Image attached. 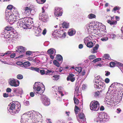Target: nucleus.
Instances as JSON below:
<instances>
[{"label":"nucleus","mask_w":123,"mask_h":123,"mask_svg":"<svg viewBox=\"0 0 123 123\" xmlns=\"http://www.w3.org/2000/svg\"><path fill=\"white\" fill-rule=\"evenodd\" d=\"M62 8L58 7H55V15L57 17L61 16L62 13Z\"/></svg>","instance_id":"12"},{"label":"nucleus","mask_w":123,"mask_h":123,"mask_svg":"<svg viewBox=\"0 0 123 123\" xmlns=\"http://www.w3.org/2000/svg\"><path fill=\"white\" fill-rule=\"evenodd\" d=\"M12 29V28L10 27V26H7L5 28V31H10Z\"/></svg>","instance_id":"54"},{"label":"nucleus","mask_w":123,"mask_h":123,"mask_svg":"<svg viewBox=\"0 0 123 123\" xmlns=\"http://www.w3.org/2000/svg\"><path fill=\"white\" fill-rule=\"evenodd\" d=\"M12 33V32L11 31L5 33L4 35V37L9 40L11 39L13 37V35L11 34Z\"/></svg>","instance_id":"17"},{"label":"nucleus","mask_w":123,"mask_h":123,"mask_svg":"<svg viewBox=\"0 0 123 123\" xmlns=\"http://www.w3.org/2000/svg\"><path fill=\"white\" fill-rule=\"evenodd\" d=\"M53 63L55 65L58 67L60 66V63L56 60H55L53 61Z\"/></svg>","instance_id":"46"},{"label":"nucleus","mask_w":123,"mask_h":123,"mask_svg":"<svg viewBox=\"0 0 123 123\" xmlns=\"http://www.w3.org/2000/svg\"><path fill=\"white\" fill-rule=\"evenodd\" d=\"M6 19L7 17L8 18L10 15H12L11 12V10L8 9H6L5 12Z\"/></svg>","instance_id":"30"},{"label":"nucleus","mask_w":123,"mask_h":123,"mask_svg":"<svg viewBox=\"0 0 123 123\" xmlns=\"http://www.w3.org/2000/svg\"><path fill=\"white\" fill-rule=\"evenodd\" d=\"M107 22L111 25H115L117 24V22L116 21H111L108 20H107Z\"/></svg>","instance_id":"37"},{"label":"nucleus","mask_w":123,"mask_h":123,"mask_svg":"<svg viewBox=\"0 0 123 123\" xmlns=\"http://www.w3.org/2000/svg\"><path fill=\"white\" fill-rule=\"evenodd\" d=\"M94 86L95 88L97 89H101L102 90H104L105 87V85L102 82L98 84L97 83L95 84Z\"/></svg>","instance_id":"16"},{"label":"nucleus","mask_w":123,"mask_h":123,"mask_svg":"<svg viewBox=\"0 0 123 123\" xmlns=\"http://www.w3.org/2000/svg\"><path fill=\"white\" fill-rule=\"evenodd\" d=\"M27 20L28 21L27 24H28V26L33 24V22L32 18H28V19H27Z\"/></svg>","instance_id":"31"},{"label":"nucleus","mask_w":123,"mask_h":123,"mask_svg":"<svg viewBox=\"0 0 123 123\" xmlns=\"http://www.w3.org/2000/svg\"><path fill=\"white\" fill-rule=\"evenodd\" d=\"M62 27L63 28H68L69 27V23L65 22H64L62 24Z\"/></svg>","instance_id":"32"},{"label":"nucleus","mask_w":123,"mask_h":123,"mask_svg":"<svg viewBox=\"0 0 123 123\" xmlns=\"http://www.w3.org/2000/svg\"><path fill=\"white\" fill-rule=\"evenodd\" d=\"M6 92H7L9 93L11 92L12 91V89L10 88H8L6 90Z\"/></svg>","instance_id":"60"},{"label":"nucleus","mask_w":123,"mask_h":123,"mask_svg":"<svg viewBox=\"0 0 123 123\" xmlns=\"http://www.w3.org/2000/svg\"><path fill=\"white\" fill-rule=\"evenodd\" d=\"M115 84H112L111 85L110 87L109 88L108 91V92L109 93L111 92V91H112L113 89V88H112L111 89V88L112 87H115Z\"/></svg>","instance_id":"43"},{"label":"nucleus","mask_w":123,"mask_h":123,"mask_svg":"<svg viewBox=\"0 0 123 123\" xmlns=\"http://www.w3.org/2000/svg\"><path fill=\"white\" fill-rule=\"evenodd\" d=\"M99 93L98 91L95 92L94 94V96L96 97L98 96L99 95Z\"/></svg>","instance_id":"61"},{"label":"nucleus","mask_w":123,"mask_h":123,"mask_svg":"<svg viewBox=\"0 0 123 123\" xmlns=\"http://www.w3.org/2000/svg\"><path fill=\"white\" fill-rule=\"evenodd\" d=\"M48 53L50 55L55 54L56 53V51L55 49L53 48H51L49 49L47 51Z\"/></svg>","instance_id":"29"},{"label":"nucleus","mask_w":123,"mask_h":123,"mask_svg":"<svg viewBox=\"0 0 123 123\" xmlns=\"http://www.w3.org/2000/svg\"><path fill=\"white\" fill-rule=\"evenodd\" d=\"M57 32L58 35L57 36L59 37L64 38L66 36L65 33L62 30H59Z\"/></svg>","instance_id":"15"},{"label":"nucleus","mask_w":123,"mask_h":123,"mask_svg":"<svg viewBox=\"0 0 123 123\" xmlns=\"http://www.w3.org/2000/svg\"><path fill=\"white\" fill-rule=\"evenodd\" d=\"M56 72L52 70H47L46 71L47 74H49V75H52L55 74V73Z\"/></svg>","instance_id":"40"},{"label":"nucleus","mask_w":123,"mask_h":123,"mask_svg":"<svg viewBox=\"0 0 123 123\" xmlns=\"http://www.w3.org/2000/svg\"><path fill=\"white\" fill-rule=\"evenodd\" d=\"M75 30L73 29H70L68 31V34L70 36H73L75 34Z\"/></svg>","instance_id":"28"},{"label":"nucleus","mask_w":123,"mask_h":123,"mask_svg":"<svg viewBox=\"0 0 123 123\" xmlns=\"http://www.w3.org/2000/svg\"><path fill=\"white\" fill-rule=\"evenodd\" d=\"M46 1V0H40V1H38L39 3L40 4H43Z\"/></svg>","instance_id":"62"},{"label":"nucleus","mask_w":123,"mask_h":123,"mask_svg":"<svg viewBox=\"0 0 123 123\" xmlns=\"http://www.w3.org/2000/svg\"><path fill=\"white\" fill-rule=\"evenodd\" d=\"M79 95L78 93V91L75 90L74 92V104L77 105L79 103V100L76 97L77 96Z\"/></svg>","instance_id":"22"},{"label":"nucleus","mask_w":123,"mask_h":123,"mask_svg":"<svg viewBox=\"0 0 123 123\" xmlns=\"http://www.w3.org/2000/svg\"><path fill=\"white\" fill-rule=\"evenodd\" d=\"M17 78L19 79H21L23 78V75L21 74H18L17 75Z\"/></svg>","instance_id":"55"},{"label":"nucleus","mask_w":123,"mask_h":123,"mask_svg":"<svg viewBox=\"0 0 123 123\" xmlns=\"http://www.w3.org/2000/svg\"><path fill=\"white\" fill-rule=\"evenodd\" d=\"M39 115L40 117H42V116L38 112L36 113L35 111H28L24 113L21 116V123H31L33 121V119L37 117V114Z\"/></svg>","instance_id":"1"},{"label":"nucleus","mask_w":123,"mask_h":123,"mask_svg":"<svg viewBox=\"0 0 123 123\" xmlns=\"http://www.w3.org/2000/svg\"><path fill=\"white\" fill-rule=\"evenodd\" d=\"M24 104L26 106H28L29 105V102L28 101H26L24 103Z\"/></svg>","instance_id":"64"},{"label":"nucleus","mask_w":123,"mask_h":123,"mask_svg":"<svg viewBox=\"0 0 123 123\" xmlns=\"http://www.w3.org/2000/svg\"><path fill=\"white\" fill-rule=\"evenodd\" d=\"M40 73L42 75L45 74V71L43 70H40Z\"/></svg>","instance_id":"59"},{"label":"nucleus","mask_w":123,"mask_h":123,"mask_svg":"<svg viewBox=\"0 0 123 123\" xmlns=\"http://www.w3.org/2000/svg\"><path fill=\"white\" fill-rule=\"evenodd\" d=\"M108 39V38L107 36L103 37L101 39V40L103 41H106Z\"/></svg>","instance_id":"49"},{"label":"nucleus","mask_w":123,"mask_h":123,"mask_svg":"<svg viewBox=\"0 0 123 123\" xmlns=\"http://www.w3.org/2000/svg\"><path fill=\"white\" fill-rule=\"evenodd\" d=\"M15 16L12 15H10L9 17H7L6 19V21L8 22L10 24H12L15 22L19 19V16H18V15Z\"/></svg>","instance_id":"7"},{"label":"nucleus","mask_w":123,"mask_h":123,"mask_svg":"<svg viewBox=\"0 0 123 123\" xmlns=\"http://www.w3.org/2000/svg\"><path fill=\"white\" fill-rule=\"evenodd\" d=\"M93 24V27L94 28H98V22H94V23Z\"/></svg>","instance_id":"52"},{"label":"nucleus","mask_w":123,"mask_h":123,"mask_svg":"<svg viewBox=\"0 0 123 123\" xmlns=\"http://www.w3.org/2000/svg\"><path fill=\"white\" fill-rule=\"evenodd\" d=\"M108 115L104 112L99 113L98 115L95 119V121L99 123H104L109 118Z\"/></svg>","instance_id":"4"},{"label":"nucleus","mask_w":123,"mask_h":123,"mask_svg":"<svg viewBox=\"0 0 123 123\" xmlns=\"http://www.w3.org/2000/svg\"><path fill=\"white\" fill-rule=\"evenodd\" d=\"M82 68L80 67H77L75 68V70L76 71L79 73L81 72L82 71Z\"/></svg>","instance_id":"48"},{"label":"nucleus","mask_w":123,"mask_h":123,"mask_svg":"<svg viewBox=\"0 0 123 123\" xmlns=\"http://www.w3.org/2000/svg\"><path fill=\"white\" fill-rule=\"evenodd\" d=\"M12 15H17L18 16H19V14L16 8L14 7L11 10Z\"/></svg>","instance_id":"27"},{"label":"nucleus","mask_w":123,"mask_h":123,"mask_svg":"<svg viewBox=\"0 0 123 123\" xmlns=\"http://www.w3.org/2000/svg\"><path fill=\"white\" fill-rule=\"evenodd\" d=\"M94 22H92L91 23H88L86 26V30L89 33H91V32L94 29L93 24Z\"/></svg>","instance_id":"11"},{"label":"nucleus","mask_w":123,"mask_h":123,"mask_svg":"<svg viewBox=\"0 0 123 123\" xmlns=\"http://www.w3.org/2000/svg\"><path fill=\"white\" fill-rule=\"evenodd\" d=\"M27 19H28V18H25L22 19L23 22L25 25V27H26V28H27V27H28V24H27L28 21L27 20Z\"/></svg>","instance_id":"38"},{"label":"nucleus","mask_w":123,"mask_h":123,"mask_svg":"<svg viewBox=\"0 0 123 123\" xmlns=\"http://www.w3.org/2000/svg\"><path fill=\"white\" fill-rule=\"evenodd\" d=\"M110 65L111 67H113L116 66H118L120 67H123V64L117 62H110Z\"/></svg>","instance_id":"21"},{"label":"nucleus","mask_w":123,"mask_h":123,"mask_svg":"<svg viewBox=\"0 0 123 123\" xmlns=\"http://www.w3.org/2000/svg\"><path fill=\"white\" fill-rule=\"evenodd\" d=\"M21 105L17 101H13L8 105L7 109L9 113L12 115L18 113L20 110Z\"/></svg>","instance_id":"2"},{"label":"nucleus","mask_w":123,"mask_h":123,"mask_svg":"<svg viewBox=\"0 0 123 123\" xmlns=\"http://www.w3.org/2000/svg\"><path fill=\"white\" fill-rule=\"evenodd\" d=\"M91 37L90 36L87 37L84 39V43L85 44L91 41Z\"/></svg>","instance_id":"33"},{"label":"nucleus","mask_w":123,"mask_h":123,"mask_svg":"<svg viewBox=\"0 0 123 123\" xmlns=\"http://www.w3.org/2000/svg\"><path fill=\"white\" fill-rule=\"evenodd\" d=\"M67 79L68 81L70 80L71 82H73L75 79V75L72 74H69L68 76Z\"/></svg>","instance_id":"18"},{"label":"nucleus","mask_w":123,"mask_h":123,"mask_svg":"<svg viewBox=\"0 0 123 123\" xmlns=\"http://www.w3.org/2000/svg\"><path fill=\"white\" fill-rule=\"evenodd\" d=\"M120 9V8L119 7L116 6L114 7L113 10L114 11H117Z\"/></svg>","instance_id":"63"},{"label":"nucleus","mask_w":123,"mask_h":123,"mask_svg":"<svg viewBox=\"0 0 123 123\" xmlns=\"http://www.w3.org/2000/svg\"><path fill=\"white\" fill-rule=\"evenodd\" d=\"M35 35L37 36H38L40 35V33L42 29L41 28H35Z\"/></svg>","instance_id":"26"},{"label":"nucleus","mask_w":123,"mask_h":123,"mask_svg":"<svg viewBox=\"0 0 123 123\" xmlns=\"http://www.w3.org/2000/svg\"><path fill=\"white\" fill-rule=\"evenodd\" d=\"M95 80L94 81H95V84L97 83L98 84L100 83L101 82L102 83L103 81L99 76H98L95 78Z\"/></svg>","instance_id":"24"},{"label":"nucleus","mask_w":123,"mask_h":123,"mask_svg":"<svg viewBox=\"0 0 123 123\" xmlns=\"http://www.w3.org/2000/svg\"><path fill=\"white\" fill-rule=\"evenodd\" d=\"M98 28L100 29H101V28H105V26L103 24L101 23L98 22Z\"/></svg>","instance_id":"45"},{"label":"nucleus","mask_w":123,"mask_h":123,"mask_svg":"<svg viewBox=\"0 0 123 123\" xmlns=\"http://www.w3.org/2000/svg\"><path fill=\"white\" fill-rule=\"evenodd\" d=\"M103 60L107 59L108 60H110L111 58L110 56L108 54H105L103 57Z\"/></svg>","instance_id":"36"},{"label":"nucleus","mask_w":123,"mask_h":123,"mask_svg":"<svg viewBox=\"0 0 123 123\" xmlns=\"http://www.w3.org/2000/svg\"><path fill=\"white\" fill-rule=\"evenodd\" d=\"M59 76L57 75H55L53 76V79L55 80H57L59 79Z\"/></svg>","instance_id":"51"},{"label":"nucleus","mask_w":123,"mask_h":123,"mask_svg":"<svg viewBox=\"0 0 123 123\" xmlns=\"http://www.w3.org/2000/svg\"><path fill=\"white\" fill-rule=\"evenodd\" d=\"M8 83L11 86L15 87L18 86L19 84V81L14 78L10 79L9 80Z\"/></svg>","instance_id":"9"},{"label":"nucleus","mask_w":123,"mask_h":123,"mask_svg":"<svg viewBox=\"0 0 123 123\" xmlns=\"http://www.w3.org/2000/svg\"><path fill=\"white\" fill-rule=\"evenodd\" d=\"M96 58V56L94 55H92L89 56V59L90 60H93Z\"/></svg>","instance_id":"50"},{"label":"nucleus","mask_w":123,"mask_h":123,"mask_svg":"<svg viewBox=\"0 0 123 123\" xmlns=\"http://www.w3.org/2000/svg\"><path fill=\"white\" fill-rule=\"evenodd\" d=\"M32 54V52L30 51H27L26 53V54L27 56H30Z\"/></svg>","instance_id":"58"},{"label":"nucleus","mask_w":123,"mask_h":123,"mask_svg":"<svg viewBox=\"0 0 123 123\" xmlns=\"http://www.w3.org/2000/svg\"><path fill=\"white\" fill-rule=\"evenodd\" d=\"M99 47V45L96 44L95 46L93 48L91 49V52L92 54H94L95 53H97L98 52V49Z\"/></svg>","instance_id":"25"},{"label":"nucleus","mask_w":123,"mask_h":123,"mask_svg":"<svg viewBox=\"0 0 123 123\" xmlns=\"http://www.w3.org/2000/svg\"><path fill=\"white\" fill-rule=\"evenodd\" d=\"M113 84H115V87H121L122 88H123V85L122 84L119 83H114Z\"/></svg>","instance_id":"47"},{"label":"nucleus","mask_w":123,"mask_h":123,"mask_svg":"<svg viewBox=\"0 0 123 123\" xmlns=\"http://www.w3.org/2000/svg\"><path fill=\"white\" fill-rule=\"evenodd\" d=\"M79 109V108L76 105H75V107L74 111L76 114L78 113V111Z\"/></svg>","instance_id":"53"},{"label":"nucleus","mask_w":123,"mask_h":123,"mask_svg":"<svg viewBox=\"0 0 123 123\" xmlns=\"http://www.w3.org/2000/svg\"><path fill=\"white\" fill-rule=\"evenodd\" d=\"M32 5L30 6L26 7H24L25 12L24 13L26 14V16H28L30 15L31 11L32 10Z\"/></svg>","instance_id":"14"},{"label":"nucleus","mask_w":123,"mask_h":123,"mask_svg":"<svg viewBox=\"0 0 123 123\" xmlns=\"http://www.w3.org/2000/svg\"><path fill=\"white\" fill-rule=\"evenodd\" d=\"M100 29L99 28H94L91 32L94 33L95 34L94 35V36H96V37H101L103 36H104L102 33L103 31L102 30L100 31Z\"/></svg>","instance_id":"10"},{"label":"nucleus","mask_w":123,"mask_h":123,"mask_svg":"<svg viewBox=\"0 0 123 123\" xmlns=\"http://www.w3.org/2000/svg\"><path fill=\"white\" fill-rule=\"evenodd\" d=\"M42 101L43 104L45 106H48L50 104V99L45 96H43Z\"/></svg>","instance_id":"13"},{"label":"nucleus","mask_w":123,"mask_h":123,"mask_svg":"<svg viewBox=\"0 0 123 123\" xmlns=\"http://www.w3.org/2000/svg\"><path fill=\"white\" fill-rule=\"evenodd\" d=\"M17 49L16 50V51L19 53H22L23 52H24L25 50H26V49L22 46H19L17 47Z\"/></svg>","instance_id":"23"},{"label":"nucleus","mask_w":123,"mask_h":123,"mask_svg":"<svg viewBox=\"0 0 123 123\" xmlns=\"http://www.w3.org/2000/svg\"><path fill=\"white\" fill-rule=\"evenodd\" d=\"M45 8L44 6L42 8V13L39 14V18L40 20H41L43 21L46 22L48 20L49 18L47 15L45 13L44 9Z\"/></svg>","instance_id":"6"},{"label":"nucleus","mask_w":123,"mask_h":123,"mask_svg":"<svg viewBox=\"0 0 123 123\" xmlns=\"http://www.w3.org/2000/svg\"><path fill=\"white\" fill-rule=\"evenodd\" d=\"M96 17V15L92 13H90L88 16V18L90 19L95 18Z\"/></svg>","instance_id":"39"},{"label":"nucleus","mask_w":123,"mask_h":123,"mask_svg":"<svg viewBox=\"0 0 123 123\" xmlns=\"http://www.w3.org/2000/svg\"><path fill=\"white\" fill-rule=\"evenodd\" d=\"M31 64L30 63L28 62H24L23 65L24 67L26 68V67H27L30 66Z\"/></svg>","instance_id":"44"},{"label":"nucleus","mask_w":123,"mask_h":123,"mask_svg":"<svg viewBox=\"0 0 123 123\" xmlns=\"http://www.w3.org/2000/svg\"><path fill=\"white\" fill-rule=\"evenodd\" d=\"M90 109L94 111H98L99 108V102L96 101H92L90 105Z\"/></svg>","instance_id":"8"},{"label":"nucleus","mask_w":123,"mask_h":123,"mask_svg":"<svg viewBox=\"0 0 123 123\" xmlns=\"http://www.w3.org/2000/svg\"><path fill=\"white\" fill-rule=\"evenodd\" d=\"M56 59L59 61H61V63L62 62V57L61 55H57Z\"/></svg>","instance_id":"42"},{"label":"nucleus","mask_w":123,"mask_h":123,"mask_svg":"<svg viewBox=\"0 0 123 123\" xmlns=\"http://www.w3.org/2000/svg\"><path fill=\"white\" fill-rule=\"evenodd\" d=\"M87 47L89 48H92L93 45V43L91 41H90L86 44Z\"/></svg>","instance_id":"41"},{"label":"nucleus","mask_w":123,"mask_h":123,"mask_svg":"<svg viewBox=\"0 0 123 123\" xmlns=\"http://www.w3.org/2000/svg\"><path fill=\"white\" fill-rule=\"evenodd\" d=\"M79 117L81 121L84 123H86V118L84 114L82 113H80L79 114Z\"/></svg>","instance_id":"20"},{"label":"nucleus","mask_w":123,"mask_h":123,"mask_svg":"<svg viewBox=\"0 0 123 123\" xmlns=\"http://www.w3.org/2000/svg\"><path fill=\"white\" fill-rule=\"evenodd\" d=\"M34 92L37 95H41L44 92L45 89L44 86L42 83L35 82L33 87Z\"/></svg>","instance_id":"3"},{"label":"nucleus","mask_w":123,"mask_h":123,"mask_svg":"<svg viewBox=\"0 0 123 123\" xmlns=\"http://www.w3.org/2000/svg\"><path fill=\"white\" fill-rule=\"evenodd\" d=\"M101 58H97L96 59H95L94 60H93L92 61V62L94 63H95L97 62H98L99 61H100L101 60Z\"/></svg>","instance_id":"56"},{"label":"nucleus","mask_w":123,"mask_h":123,"mask_svg":"<svg viewBox=\"0 0 123 123\" xmlns=\"http://www.w3.org/2000/svg\"><path fill=\"white\" fill-rule=\"evenodd\" d=\"M14 92H18L19 94H22L23 93V90L21 88H16L14 89Z\"/></svg>","instance_id":"35"},{"label":"nucleus","mask_w":123,"mask_h":123,"mask_svg":"<svg viewBox=\"0 0 123 123\" xmlns=\"http://www.w3.org/2000/svg\"><path fill=\"white\" fill-rule=\"evenodd\" d=\"M53 88V90L55 92V94L56 95V96H58V99L57 98V100L58 101L61 100V98L60 96L61 97L63 96V94L62 93L61 89L62 88L61 87H58L57 86H54L52 87Z\"/></svg>","instance_id":"5"},{"label":"nucleus","mask_w":123,"mask_h":123,"mask_svg":"<svg viewBox=\"0 0 123 123\" xmlns=\"http://www.w3.org/2000/svg\"><path fill=\"white\" fill-rule=\"evenodd\" d=\"M14 7H13L12 5H9L7 7V8L6 9L9 10H11L13 8H14Z\"/></svg>","instance_id":"57"},{"label":"nucleus","mask_w":123,"mask_h":123,"mask_svg":"<svg viewBox=\"0 0 123 123\" xmlns=\"http://www.w3.org/2000/svg\"><path fill=\"white\" fill-rule=\"evenodd\" d=\"M17 25L18 26V27H23L24 29L26 28L25 27V25L23 22L22 19H21L17 23Z\"/></svg>","instance_id":"19"},{"label":"nucleus","mask_w":123,"mask_h":123,"mask_svg":"<svg viewBox=\"0 0 123 123\" xmlns=\"http://www.w3.org/2000/svg\"><path fill=\"white\" fill-rule=\"evenodd\" d=\"M11 51H8L5 53H1L0 54V57H2L6 55L8 56L11 53Z\"/></svg>","instance_id":"34"}]
</instances>
